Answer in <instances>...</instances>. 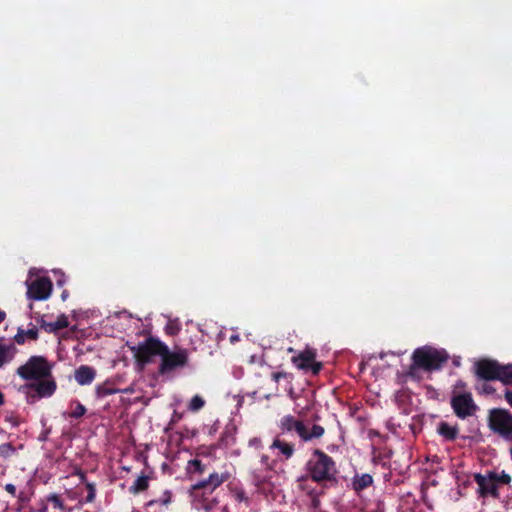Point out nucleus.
<instances>
[{"mask_svg":"<svg viewBox=\"0 0 512 512\" xmlns=\"http://www.w3.org/2000/svg\"><path fill=\"white\" fill-rule=\"evenodd\" d=\"M412 364L406 375L415 378L418 369L425 371L439 370L448 361L449 355L444 349H436L431 346H422L414 350Z\"/></svg>","mask_w":512,"mask_h":512,"instance_id":"nucleus-1","label":"nucleus"},{"mask_svg":"<svg viewBox=\"0 0 512 512\" xmlns=\"http://www.w3.org/2000/svg\"><path fill=\"white\" fill-rule=\"evenodd\" d=\"M306 472L316 483L337 482V466L334 459L320 449H314L306 463Z\"/></svg>","mask_w":512,"mask_h":512,"instance_id":"nucleus-2","label":"nucleus"},{"mask_svg":"<svg viewBox=\"0 0 512 512\" xmlns=\"http://www.w3.org/2000/svg\"><path fill=\"white\" fill-rule=\"evenodd\" d=\"M487 426L502 440L512 443V413L505 408L488 410Z\"/></svg>","mask_w":512,"mask_h":512,"instance_id":"nucleus-3","label":"nucleus"},{"mask_svg":"<svg viewBox=\"0 0 512 512\" xmlns=\"http://www.w3.org/2000/svg\"><path fill=\"white\" fill-rule=\"evenodd\" d=\"M17 375L26 381H35L51 376L52 365L44 356H31L27 362L19 366Z\"/></svg>","mask_w":512,"mask_h":512,"instance_id":"nucleus-4","label":"nucleus"},{"mask_svg":"<svg viewBox=\"0 0 512 512\" xmlns=\"http://www.w3.org/2000/svg\"><path fill=\"white\" fill-rule=\"evenodd\" d=\"M189 353L187 349L178 348L170 351L168 346L164 344V351L161 354V363L159 365V373L164 375L176 369L184 368L188 365Z\"/></svg>","mask_w":512,"mask_h":512,"instance_id":"nucleus-5","label":"nucleus"},{"mask_svg":"<svg viewBox=\"0 0 512 512\" xmlns=\"http://www.w3.org/2000/svg\"><path fill=\"white\" fill-rule=\"evenodd\" d=\"M56 389L57 384L52 374L49 377H44L22 386V390L26 391L28 399L51 397Z\"/></svg>","mask_w":512,"mask_h":512,"instance_id":"nucleus-6","label":"nucleus"},{"mask_svg":"<svg viewBox=\"0 0 512 512\" xmlns=\"http://www.w3.org/2000/svg\"><path fill=\"white\" fill-rule=\"evenodd\" d=\"M133 351L136 361L144 366L150 363L154 356H161L164 351V343L157 338L149 337L133 348Z\"/></svg>","mask_w":512,"mask_h":512,"instance_id":"nucleus-7","label":"nucleus"},{"mask_svg":"<svg viewBox=\"0 0 512 512\" xmlns=\"http://www.w3.org/2000/svg\"><path fill=\"white\" fill-rule=\"evenodd\" d=\"M450 404L454 414L460 419L473 416L478 410L470 392L453 395Z\"/></svg>","mask_w":512,"mask_h":512,"instance_id":"nucleus-8","label":"nucleus"},{"mask_svg":"<svg viewBox=\"0 0 512 512\" xmlns=\"http://www.w3.org/2000/svg\"><path fill=\"white\" fill-rule=\"evenodd\" d=\"M317 353L314 349L306 348L298 355L292 357V363L300 370L311 371L316 376L322 370L323 364L316 361Z\"/></svg>","mask_w":512,"mask_h":512,"instance_id":"nucleus-9","label":"nucleus"},{"mask_svg":"<svg viewBox=\"0 0 512 512\" xmlns=\"http://www.w3.org/2000/svg\"><path fill=\"white\" fill-rule=\"evenodd\" d=\"M230 477L228 472L223 473H211L208 478L196 482L191 487V494L196 498L199 496V492L203 491L202 495L212 494V492L226 482Z\"/></svg>","mask_w":512,"mask_h":512,"instance_id":"nucleus-10","label":"nucleus"},{"mask_svg":"<svg viewBox=\"0 0 512 512\" xmlns=\"http://www.w3.org/2000/svg\"><path fill=\"white\" fill-rule=\"evenodd\" d=\"M27 284V298L30 300L42 301L50 297L52 293V282L48 277H39Z\"/></svg>","mask_w":512,"mask_h":512,"instance_id":"nucleus-11","label":"nucleus"},{"mask_svg":"<svg viewBox=\"0 0 512 512\" xmlns=\"http://www.w3.org/2000/svg\"><path fill=\"white\" fill-rule=\"evenodd\" d=\"M474 481L478 485V494L482 498L492 496L495 499L500 497L499 489L494 481V471H488L485 475L474 474Z\"/></svg>","mask_w":512,"mask_h":512,"instance_id":"nucleus-12","label":"nucleus"},{"mask_svg":"<svg viewBox=\"0 0 512 512\" xmlns=\"http://www.w3.org/2000/svg\"><path fill=\"white\" fill-rule=\"evenodd\" d=\"M500 363L492 359H481L475 363V374L479 379L494 381L498 377Z\"/></svg>","mask_w":512,"mask_h":512,"instance_id":"nucleus-13","label":"nucleus"},{"mask_svg":"<svg viewBox=\"0 0 512 512\" xmlns=\"http://www.w3.org/2000/svg\"><path fill=\"white\" fill-rule=\"evenodd\" d=\"M172 501L173 493L171 490L166 489L158 498L146 502L145 509L147 512H166Z\"/></svg>","mask_w":512,"mask_h":512,"instance_id":"nucleus-14","label":"nucleus"},{"mask_svg":"<svg viewBox=\"0 0 512 512\" xmlns=\"http://www.w3.org/2000/svg\"><path fill=\"white\" fill-rule=\"evenodd\" d=\"M96 374L95 368L88 365H81L75 370L74 378L81 386L90 385L94 381Z\"/></svg>","mask_w":512,"mask_h":512,"instance_id":"nucleus-15","label":"nucleus"},{"mask_svg":"<svg viewBox=\"0 0 512 512\" xmlns=\"http://www.w3.org/2000/svg\"><path fill=\"white\" fill-rule=\"evenodd\" d=\"M374 483V479L371 474L369 473H363L358 474L356 473L351 481V487L355 491L357 495H360V493L367 489L368 487L372 486Z\"/></svg>","mask_w":512,"mask_h":512,"instance_id":"nucleus-16","label":"nucleus"},{"mask_svg":"<svg viewBox=\"0 0 512 512\" xmlns=\"http://www.w3.org/2000/svg\"><path fill=\"white\" fill-rule=\"evenodd\" d=\"M437 432L446 441L453 442L458 437L459 429L458 426H451L449 423L442 421L437 426Z\"/></svg>","mask_w":512,"mask_h":512,"instance_id":"nucleus-17","label":"nucleus"},{"mask_svg":"<svg viewBox=\"0 0 512 512\" xmlns=\"http://www.w3.org/2000/svg\"><path fill=\"white\" fill-rule=\"evenodd\" d=\"M119 392H122V390L116 388L114 381L110 379L98 384L95 388V393L98 398H104Z\"/></svg>","mask_w":512,"mask_h":512,"instance_id":"nucleus-18","label":"nucleus"},{"mask_svg":"<svg viewBox=\"0 0 512 512\" xmlns=\"http://www.w3.org/2000/svg\"><path fill=\"white\" fill-rule=\"evenodd\" d=\"M16 347L14 344L5 345L3 343V339H0V367L4 366L6 363L12 361L16 354Z\"/></svg>","mask_w":512,"mask_h":512,"instance_id":"nucleus-19","label":"nucleus"},{"mask_svg":"<svg viewBox=\"0 0 512 512\" xmlns=\"http://www.w3.org/2000/svg\"><path fill=\"white\" fill-rule=\"evenodd\" d=\"M149 488V477L146 475L139 476L134 483L129 487L131 494H139L146 491Z\"/></svg>","mask_w":512,"mask_h":512,"instance_id":"nucleus-20","label":"nucleus"},{"mask_svg":"<svg viewBox=\"0 0 512 512\" xmlns=\"http://www.w3.org/2000/svg\"><path fill=\"white\" fill-rule=\"evenodd\" d=\"M271 448L279 449V451L285 456L286 459L291 458L295 451L293 444L287 443L278 438L273 441Z\"/></svg>","mask_w":512,"mask_h":512,"instance_id":"nucleus-21","label":"nucleus"},{"mask_svg":"<svg viewBox=\"0 0 512 512\" xmlns=\"http://www.w3.org/2000/svg\"><path fill=\"white\" fill-rule=\"evenodd\" d=\"M69 325V321L66 315L61 314L55 322H49L48 325L45 326V331L49 333L57 332L61 329L67 328Z\"/></svg>","mask_w":512,"mask_h":512,"instance_id":"nucleus-22","label":"nucleus"},{"mask_svg":"<svg viewBox=\"0 0 512 512\" xmlns=\"http://www.w3.org/2000/svg\"><path fill=\"white\" fill-rule=\"evenodd\" d=\"M496 380H499L504 385H512V364H500Z\"/></svg>","mask_w":512,"mask_h":512,"instance_id":"nucleus-23","label":"nucleus"},{"mask_svg":"<svg viewBox=\"0 0 512 512\" xmlns=\"http://www.w3.org/2000/svg\"><path fill=\"white\" fill-rule=\"evenodd\" d=\"M26 337L31 339V340H37L38 339V330H37V328L33 327L31 329H28L27 331L19 329L17 334L14 337V340L19 345H22V344L25 343V338Z\"/></svg>","mask_w":512,"mask_h":512,"instance_id":"nucleus-24","label":"nucleus"},{"mask_svg":"<svg viewBox=\"0 0 512 512\" xmlns=\"http://www.w3.org/2000/svg\"><path fill=\"white\" fill-rule=\"evenodd\" d=\"M298 419L292 415H285L281 418L279 427L282 432H292Z\"/></svg>","mask_w":512,"mask_h":512,"instance_id":"nucleus-25","label":"nucleus"},{"mask_svg":"<svg viewBox=\"0 0 512 512\" xmlns=\"http://www.w3.org/2000/svg\"><path fill=\"white\" fill-rule=\"evenodd\" d=\"M234 443H235V436L232 433V431L225 430L221 434V436L218 440L217 447L218 448H226V447L233 445Z\"/></svg>","mask_w":512,"mask_h":512,"instance_id":"nucleus-26","label":"nucleus"},{"mask_svg":"<svg viewBox=\"0 0 512 512\" xmlns=\"http://www.w3.org/2000/svg\"><path fill=\"white\" fill-rule=\"evenodd\" d=\"M206 470V466L199 459H192L188 462L187 471L189 474H202Z\"/></svg>","mask_w":512,"mask_h":512,"instance_id":"nucleus-27","label":"nucleus"},{"mask_svg":"<svg viewBox=\"0 0 512 512\" xmlns=\"http://www.w3.org/2000/svg\"><path fill=\"white\" fill-rule=\"evenodd\" d=\"M204 405L205 400L199 395H194L189 402L188 409L192 412H197L201 410Z\"/></svg>","mask_w":512,"mask_h":512,"instance_id":"nucleus-28","label":"nucleus"},{"mask_svg":"<svg viewBox=\"0 0 512 512\" xmlns=\"http://www.w3.org/2000/svg\"><path fill=\"white\" fill-rule=\"evenodd\" d=\"M325 433L324 428L321 425L314 424L311 428V430L307 431V441H310L312 439H318L322 437Z\"/></svg>","mask_w":512,"mask_h":512,"instance_id":"nucleus-29","label":"nucleus"},{"mask_svg":"<svg viewBox=\"0 0 512 512\" xmlns=\"http://www.w3.org/2000/svg\"><path fill=\"white\" fill-rule=\"evenodd\" d=\"M511 480V476L504 470L500 474L494 471V481L496 482L497 486L509 485L511 483Z\"/></svg>","mask_w":512,"mask_h":512,"instance_id":"nucleus-30","label":"nucleus"},{"mask_svg":"<svg viewBox=\"0 0 512 512\" xmlns=\"http://www.w3.org/2000/svg\"><path fill=\"white\" fill-rule=\"evenodd\" d=\"M16 452L15 447L11 443H3L0 445V457L9 458Z\"/></svg>","mask_w":512,"mask_h":512,"instance_id":"nucleus-31","label":"nucleus"},{"mask_svg":"<svg viewBox=\"0 0 512 512\" xmlns=\"http://www.w3.org/2000/svg\"><path fill=\"white\" fill-rule=\"evenodd\" d=\"M75 407L74 409L69 413V417L74 419H79L86 413V408L84 405H82L79 401H74Z\"/></svg>","mask_w":512,"mask_h":512,"instance_id":"nucleus-32","label":"nucleus"},{"mask_svg":"<svg viewBox=\"0 0 512 512\" xmlns=\"http://www.w3.org/2000/svg\"><path fill=\"white\" fill-rule=\"evenodd\" d=\"M294 431L298 434V436L305 442H307V431L308 428L304 424L303 421L297 420L296 425L294 427Z\"/></svg>","mask_w":512,"mask_h":512,"instance_id":"nucleus-33","label":"nucleus"},{"mask_svg":"<svg viewBox=\"0 0 512 512\" xmlns=\"http://www.w3.org/2000/svg\"><path fill=\"white\" fill-rule=\"evenodd\" d=\"M47 501L51 502L55 508H58L60 510H65L64 503L59 495L57 494H50L47 497Z\"/></svg>","mask_w":512,"mask_h":512,"instance_id":"nucleus-34","label":"nucleus"},{"mask_svg":"<svg viewBox=\"0 0 512 512\" xmlns=\"http://www.w3.org/2000/svg\"><path fill=\"white\" fill-rule=\"evenodd\" d=\"M87 496L85 502L92 503L96 497V487L94 483H86Z\"/></svg>","mask_w":512,"mask_h":512,"instance_id":"nucleus-35","label":"nucleus"},{"mask_svg":"<svg viewBox=\"0 0 512 512\" xmlns=\"http://www.w3.org/2000/svg\"><path fill=\"white\" fill-rule=\"evenodd\" d=\"M271 378L274 382L278 383L281 379H292V375L290 373L279 371L271 373Z\"/></svg>","mask_w":512,"mask_h":512,"instance_id":"nucleus-36","label":"nucleus"},{"mask_svg":"<svg viewBox=\"0 0 512 512\" xmlns=\"http://www.w3.org/2000/svg\"><path fill=\"white\" fill-rule=\"evenodd\" d=\"M234 497L238 502H249V498L243 489H236L234 491Z\"/></svg>","mask_w":512,"mask_h":512,"instance_id":"nucleus-37","label":"nucleus"},{"mask_svg":"<svg viewBox=\"0 0 512 512\" xmlns=\"http://www.w3.org/2000/svg\"><path fill=\"white\" fill-rule=\"evenodd\" d=\"M274 461H270V458L268 455H262L261 456V464L265 467L267 471H271L274 467Z\"/></svg>","mask_w":512,"mask_h":512,"instance_id":"nucleus-38","label":"nucleus"},{"mask_svg":"<svg viewBox=\"0 0 512 512\" xmlns=\"http://www.w3.org/2000/svg\"><path fill=\"white\" fill-rule=\"evenodd\" d=\"M215 505L214 500L203 499V501L197 506L198 509H204L206 511L211 510Z\"/></svg>","mask_w":512,"mask_h":512,"instance_id":"nucleus-39","label":"nucleus"},{"mask_svg":"<svg viewBox=\"0 0 512 512\" xmlns=\"http://www.w3.org/2000/svg\"><path fill=\"white\" fill-rule=\"evenodd\" d=\"M309 494L311 496V507L314 509H318L321 504L318 495L316 493H314L313 491H311Z\"/></svg>","mask_w":512,"mask_h":512,"instance_id":"nucleus-40","label":"nucleus"},{"mask_svg":"<svg viewBox=\"0 0 512 512\" xmlns=\"http://www.w3.org/2000/svg\"><path fill=\"white\" fill-rule=\"evenodd\" d=\"M4 489L9 493L11 494L13 497L16 496V486L12 483H7L5 486H4Z\"/></svg>","mask_w":512,"mask_h":512,"instance_id":"nucleus-41","label":"nucleus"},{"mask_svg":"<svg viewBox=\"0 0 512 512\" xmlns=\"http://www.w3.org/2000/svg\"><path fill=\"white\" fill-rule=\"evenodd\" d=\"M76 475L79 476L81 483H84L85 485H86V483H89L87 481L85 472H83L82 470L77 471Z\"/></svg>","mask_w":512,"mask_h":512,"instance_id":"nucleus-42","label":"nucleus"},{"mask_svg":"<svg viewBox=\"0 0 512 512\" xmlns=\"http://www.w3.org/2000/svg\"><path fill=\"white\" fill-rule=\"evenodd\" d=\"M504 398L507 403L512 407V391L506 390L504 394Z\"/></svg>","mask_w":512,"mask_h":512,"instance_id":"nucleus-43","label":"nucleus"},{"mask_svg":"<svg viewBox=\"0 0 512 512\" xmlns=\"http://www.w3.org/2000/svg\"><path fill=\"white\" fill-rule=\"evenodd\" d=\"M483 391H484L485 393L490 394V393H492V392L494 391V389L491 387V385H489V384H484V385H483Z\"/></svg>","mask_w":512,"mask_h":512,"instance_id":"nucleus-44","label":"nucleus"},{"mask_svg":"<svg viewBox=\"0 0 512 512\" xmlns=\"http://www.w3.org/2000/svg\"><path fill=\"white\" fill-rule=\"evenodd\" d=\"M39 323H40L41 328H43L45 330V326L48 325L49 322H46L42 317L41 320L39 321Z\"/></svg>","mask_w":512,"mask_h":512,"instance_id":"nucleus-45","label":"nucleus"},{"mask_svg":"<svg viewBox=\"0 0 512 512\" xmlns=\"http://www.w3.org/2000/svg\"><path fill=\"white\" fill-rule=\"evenodd\" d=\"M239 340V336L238 335H231L230 337V342L231 343H235Z\"/></svg>","mask_w":512,"mask_h":512,"instance_id":"nucleus-46","label":"nucleus"},{"mask_svg":"<svg viewBox=\"0 0 512 512\" xmlns=\"http://www.w3.org/2000/svg\"><path fill=\"white\" fill-rule=\"evenodd\" d=\"M6 313L2 310H0V323L5 319Z\"/></svg>","mask_w":512,"mask_h":512,"instance_id":"nucleus-47","label":"nucleus"},{"mask_svg":"<svg viewBox=\"0 0 512 512\" xmlns=\"http://www.w3.org/2000/svg\"><path fill=\"white\" fill-rule=\"evenodd\" d=\"M67 297H68V291H67V290H64V291L62 292V294H61V298H62L63 300H65Z\"/></svg>","mask_w":512,"mask_h":512,"instance_id":"nucleus-48","label":"nucleus"},{"mask_svg":"<svg viewBox=\"0 0 512 512\" xmlns=\"http://www.w3.org/2000/svg\"><path fill=\"white\" fill-rule=\"evenodd\" d=\"M5 402L4 394L0 391V406L3 405Z\"/></svg>","mask_w":512,"mask_h":512,"instance_id":"nucleus-49","label":"nucleus"},{"mask_svg":"<svg viewBox=\"0 0 512 512\" xmlns=\"http://www.w3.org/2000/svg\"><path fill=\"white\" fill-rule=\"evenodd\" d=\"M57 284H58L59 286H62V285L64 284V280H62V279H58V280H57Z\"/></svg>","mask_w":512,"mask_h":512,"instance_id":"nucleus-50","label":"nucleus"},{"mask_svg":"<svg viewBox=\"0 0 512 512\" xmlns=\"http://www.w3.org/2000/svg\"><path fill=\"white\" fill-rule=\"evenodd\" d=\"M18 498H19V500H20V501H24L23 493H20V494L18 495Z\"/></svg>","mask_w":512,"mask_h":512,"instance_id":"nucleus-51","label":"nucleus"},{"mask_svg":"<svg viewBox=\"0 0 512 512\" xmlns=\"http://www.w3.org/2000/svg\"><path fill=\"white\" fill-rule=\"evenodd\" d=\"M255 481H256L257 483H260V482H262V481H263V479H261V478H259V477H255Z\"/></svg>","mask_w":512,"mask_h":512,"instance_id":"nucleus-52","label":"nucleus"},{"mask_svg":"<svg viewBox=\"0 0 512 512\" xmlns=\"http://www.w3.org/2000/svg\"><path fill=\"white\" fill-rule=\"evenodd\" d=\"M47 511V506H44L42 509H41V512H46Z\"/></svg>","mask_w":512,"mask_h":512,"instance_id":"nucleus-53","label":"nucleus"},{"mask_svg":"<svg viewBox=\"0 0 512 512\" xmlns=\"http://www.w3.org/2000/svg\"><path fill=\"white\" fill-rule=\"evenodd\" d=\"M29 309L33 310V304L32 303L29 304Z\"/></svg>","mask_w":512,"mask_h":512,"instance_id":"nucleus-54","label":"nucleus"},{"mask_svg":"<svg viewBox=\"0 0 512 512\" xmlns=\"http://www.w3.org/2000/svg\"><path fill=\"white\" fill-rule=\"evenodd\" d=\"M385 357V354L384 353H381L380 354V358L383 359Z\"/></svg>","mask_w":512,"mask_h":512,"instance_id":"nucleus-55","label":"nucleus"}]
</instances>
